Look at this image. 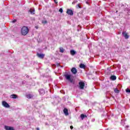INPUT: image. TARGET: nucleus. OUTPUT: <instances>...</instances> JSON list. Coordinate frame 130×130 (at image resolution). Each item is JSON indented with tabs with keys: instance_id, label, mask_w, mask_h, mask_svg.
<instances>
[{
	"instance_id": "1",
	"label": "nucleus",
	"mask_w": 130,
	"mask_h": 130,
	"mask_svg": "<svg viewBox=\"0 0 130 130\" xmlns=\"http://www.w3.org/2000/svg\"><path fill=\"white\" fill-rule=\"evenodd\" d=\"M64 76L65 77L66 80H67V81H69V82H70V83H71V84L75 85V80H74V76L73 75L65 74Z\"/></svg>"
},
{
	"instance_id": "2",
	"label": "nucleus",
	"mask_w": 130,
	"mask_h": 130,
	"mask_svg": "<svg viewBox=\"0 0 130 130\" xmlns=\"http://www.w3.org/2000/svg\"><path fill=\"white\" fill-rule=\"evenodd\" d=\"M29 33V28H28L26 26H23L21 28V34L22 35H27Z\"/></svg>"
},
{
	"instance_id": "3",
	"label": "nucleus",
	"mask_w": 130,
	"mask_h": 130,
	"mask_svg": "<svg viewBox=\"0 0 130 130\" xmlns=\"http://www.w3.org/2000/svg\"><path fill=\"white\" fill-rule=\"evenodd\" d=\"M79 88L80 90H83L84 88H85V83L83 81L79 82Z\"/></svg>"
},
{
	"instance_id": "4",
	"label": "nucleus",
	"mask_w": 130,
	"mask_h": 130,
	"mask_svg": "<svg viewBox=\"0 0 130 130\" xmlns=\"http://www.w3.org/2000/svg\"><path fill=\"white\" fill-rule=\"evenodd\" d=\"M2 105L5 108H10V105L5 101L2 102Z\"/></svg>"
},
{
	"instance_id": "5",
	"label": "nucleus",
	"mask_w": 130,
	"mask_h": 130,
	"mask_svg": "<svg viewBox=\"0 0 130 130\" xmlns=\"http://www.w3.org/2000/svg\"><path fill=\"white\" fill-rule=\"evenodd\" d=\"M122 35L123 37H124L125 39H128L129 36L128 35L127 33H126V31H123Z\"/></svg>"
},
{
	"instance_id": "6",
	"label": "nucleus",
	"mask_w": 130,
	"mask_h": 130,
	"mask_svg": "<svg viewBox=\"0 0 130 130\" xmlns=\"http://www.w3.org/2000/svg\"><path fill=\"white\" fill-rule=\"evenodd\" d=\"M67 13L70 16H73L74 15V11L71 9H68L67 11Z\"/></svg>"
},
{
	"instance_id": "7",
	"label": "nucleus",
	"mask_w": 130,
	"mask_h": 130,
	"mask_svg": "<svg viewBox=\"0 0 130 130\" xmlns=\"http://www.w3.org/2000/svg\"><path fill=\"white\" fill-rule=\"evenodd\" d=\"M37 55L39 58L43 59L44 58V54H41L39 53H37Z\"/></svg>"
},
{
	"instance_id": "8",
	"label": "nucleus",
	"mask_w": 130,
	"mask_h": 130,
	"mask_svg": "<svg viewBox=\"0 0 130 130\" xmlns=\"http://www.w3.org/2000/svg\"><path fill=\"white\" fill-rule=\"evenodd\" d=\"M78 72L77 71V69H76V68H72L71 69V73H72V74L73 75H76V74H77Z\"/></svg>"
},
{
	"instance_id": "9",
	"label": "nucleus",
	"mask_w": 130,
	"mask_h": 130,
	"mask_svg": "<svg viewBox=\"0 0 130 130\" xmlns=\"http://www.w3.org/2000/svg\"><path fill=\"white\" fill-rule=\"evenodd\" d=\"M40 95H44L45 94V90L44 89H40L39 90Z\"/></svg>"
},
{
	"instance_id": "10",
	"label": "nucleus",
	"mask_w": 130,
	"mask_h": 130,
	"mask_svg": "<svg viewBox=\"0 0 130 130\" xmlns=\"http://www.w3.org/2000/svg\"><path fill=\"white\" fill-rule=\"evenodd\" d=\"M5 128L6 130H15L14 127L9 126H5Z\"/></svg>"
},
{
	"instance_id": "11",
	"label": "nucleus",
	"mask_w": 130,
	"mask_h": 130,
	"mask_svg": "<svg viewBox=\"0 0 130 130\" xmlns=\"http://www.w3.org/2000/svg\"><path fill=\"white\" fill-rule=\"evenodd\" d=\"M70 54L71 55H75L77 54V51H75V50H70Z\"/></svg>"
},
{
	"instance_id": "12",
	"label": "nucleus",
	"mask_w": 130,
	"mask_h": 130,
	"mask_svg": "<svg viewBox=\"0 0 130 130\" xmlns=\"http://www.w3.org/2000/svg\"><path fill=\"white\" fill-rule=\"evenodd\" d=\"M63 113H64L65 115H69V110H68L67 108H64L63 109Z\"/></svg>"
},
{
	"instance_id": "13",
	"label": "nucleus",
	"mask_w": 130,
	"mask_h": 130,
	"mask_svg": "<svg viewBox=\"0 0 130 130\" xmlns=\"http://www.w3.org/2000/svg\"><path fill=\"white\" fill-rule=\"evenodd\" d=\"M110 80H111L112 81H115V80H116V76H115V75H112L110 77Z\"/></svg>"
},
{
	"instance_id": "14",
	"label": "nucleus",
	"mask_w": 130,
	"mask_h": 130,
	"mask_svg": "<svg viewBox=\"0 0 130 130\" xmlns=\"http://www.w3.org/2000/svg\"><path fill=\"white\" fill-rule=\"evenodd\" d=\"M80 117H81V119L83 120L84 119L87 118V115L82 114L80 115Z\"/></svg>"
},
{
	"instance_id": "15",
	"label": "nucleus",
	"mask_w": 130,
	"mask_h": 130,
	"mask_svg": "<svg viewBox=\"0 0 130 130\" xmlns=\"http://www.w3.org/2000/svg\"><path fill=\"white\" fill-rule=\"evenodd\" d=\"M80 68L81 69H85L86 68V65L83 64V63H81L80 64Z\"/></svg>"
},
{
	"instance_id": "16",
	"label": "nucleus",
	"mask_w": 130,
	"mask_h": 130,
	"mask_svg": "<svg viewBox=\"0 0 130 130\" xmlns=\"http://www.w3.org/2000/svg\"><path fill=\"white\" fill-rule=\"evenodd\" d=\"M59 50H60V52H61V53H63V52H64V49H63V48H62V47H60Z\"/></svg>"
},
{
	"instance_id": "17",
	"label": "nucleus",
	"mask_w": 130,
	"mask_h": 130,
	"mask_svg": "<svg viewBox=\"0 0 130 130\" xmlns=\"http://www.w3.org/2000/svg\"><path fill=\"white\" fill-rule=\"evenodd\" d=\"M10 98H18V95L16 94H12L10 96Z\"/></svg>"
},
{
	"instance_id": "18",
	"label": "nucleus",
	"mask_w": 130,
	"mask_h": 130,
	"mask_svg": "<svg viewBox=\"0 0 130 130\" xmlns=\"http://www.w3.org/2000/svg\"><path fill=\"white\" fill-rule=\"evenodd\" d=\"M114 91L115 93H119V90H118L117 88H115Z\"/></svg>"
},
{
	"instance_id": "19",
	"label": "nucleus",
	"mask_w": 130,
	"mask_h": 130,
	"mask_svg": "<svg viewBox=\"0 0 130 130\" xmlns=\"http://www.w3.org/2000/svg\"><path fill=\"white\" fill-rule=\"evenodd\" d=\"M125 91L127 93H130V89L129 88H127V89H125Z\"/></svg>"
},
{
	"instance_id": "20",
	"label": "nucleus",
	"mask_w": 130,
	"mask_h": 130,
	"mask_svg": "<svg viewBox=\"0 0 130 130\" xmlns=\"http://www.w3.org/2000/svg\"><path fill=\"white\" fill-rule=\"evenodd\" d=\"M76 8L77 9H82V7H81L80 6V4H78L77 6H76Z\"/></svg>"
},
{
	"instance_id": "21",
	"label": "nucleus",
	"mask_w": 130,
	"mask_h": 130,
	"mask_svg": "<svg viewBox=\"0 0 130 130\" xmlns=\"http://www.w3.org/2000/svg\"><path fill=\"white\" fill-rule=\"evenodd\" d=\"M29 13H30V14H33V9H30L29 10Z\"/></svg>"
},
{
	"instance_id": "22",
	"label": "nucleus",
	"mask_w": 130,
	"mask_h": 130,
	"mask_svg": "<svg viewBox=\"0 0 130 130\" xmlns=\"http://www.w3.org/2000/svg\"><path fill=\"white\" fill-rule=\"evenodd\" d=\"M59 12H60V13H62V12H63V10L62 9V8H60L59 9Z\"/></svg>"
},
{
	"instance_id": "23",
	"label": "nucleus",
	"mask_w": 130,
	"mask_h": 130,
	"mask_svg": "<svg viewBox=\"0 0 130 130\" xmlns=\"http://www.w3.org/2000/svg\"><path fill=\"white\" fill-rule=\"evenodd\" d=\"M78 3V1H74L73 3H72V5H75V4H77Z\"/></svg>"
},
{
	"instance_id": "24",
	"label": "nucleus",
	"mask_w": 130,
	"mask_h": 130,
	"mask_svg": "<svg viewBox=\"0 0 130 130\" xmlns=\"http://www.w3.org/2000/svg\"><path fill=\"white\" fill-rule=\"evenodd\" d=\"M107 71H108V72H109V74H110V68H108L107 69Z\"/></svg>"
},
{
	"instance_id": "25",
	"label": "nucleus",
	"mask_w": 130,
	"mask_h": 130,
	"mask_svg": "<svg viewBox=\"0 0 130 130\" xmlns=\"http://www.w3.org/2000/svg\"><path fill=\"white\" fill-rule=\"evenodd\" d=\"M32 96H31V94H28L27 95V98H31Z\"/></svg>"
},
{
	"instance_id": "26",
	"label": "nucleus",
	"mask_w": 130,
	"mask_h": 130,
	"mask_svg": "<svg viewBox=\"0 0 130 130\" xmlns=\"http://www.w3.org/2000/svg\"><path fill=\"white\" fill-rule=\"evenodd\" d=\"M44 24H47V21L45 20L44 22H43Z\"/></svg>"
},
{
	"instance_id": "27",
	"label": "nucleus",
	"mask_w": 130,
	"mask_h": 130,
	"mask_svg": "<svg viewBox=\"0 0 130 130\" xmlns=\"http://www.w3.org/2000/svg\"><path fill=\"white\" fill-rule=\"evenodd\" d=\"M54 2L55 3V4H57V0H54Z\"/></svg>"
},
{
	"instance_id": "28",
	"label": "nucleus",
	"mask_w": 130,
	"mask_h": 130,
	"mask_svg": "<svg viewBox=\"0 0 130 130\" xmlns=\"http://www.w3.org/2000/svg\"><path fill=\"white\" fill-rule=\"evenodd\" d=\"M71 129H73L74 128V127L73 126H70Z\"/></svg>"
},
{
	"instance_id": "29",
	"label": "nucleus",
	"mask_w": 130,
	"mask_h": 130,
	"mask_svg": "<svg viewBox=\"0 0 130 130\" xmlns=\"http://www.w3.org/2000/svg\"><path fill=\"white\" fill-rule=\"evenodd\" d=\"M12 22H13V23H15V22H17V20H14Z\"/></svg>"
},
{
	"instance_id": "30",
	"label": "nucleus",
	"mask_w": 130,
	"mask_h": 130,
	"mask_svg": "<svg viewBox=\"0 0 130 130\" xmlns=\"http://www.w3.org/2000/svg\"><path fill=\"white\" fill-rule=\"evenodd\" d=\"M38 28H39L38 26H35V28H36V29H38Z\"/></svg>"
},
{
	"instance_id": "31",
	"label": "nucleus",
	"mask_w": 130,
	"mask_h": 130,
	"mask_svg": "<svg viewBox=\"0 0 130 130\" xmlns=\"http://www.w3.org/2000/svg\"><path fill=\"white\" fill-rule=\"evenodd\" d=\"M36 130H40V129H39V128H37Z\"/></svg>"
},
{
	"instance_id": "32",
	"label": "nucleus",
	"mask_w": 130,
	"mask_h": 130,
	"mask_svg": "<svg viewBox=\"0 0 130 130\" xmlns=\"http://www.w3.org/2000/svg\"><path fill=\"white\" fill-rule=\"evenodd\" d=\"M35 12V9H33V12L34 13Z\"/></svg>"
},
{
	"instance_id": "33",
	"label": "nucleus",
	"mask_w": 130,
	"mask_h": 130,
	"mask_svg": "<svg viewBox=\"0 0 130 130\" xmlns=\"http://www.w3.org/2000/svg\"><path fill=\"white\" fill-rule=\"evenodd\" d=\"M86 3L88 5L89 4V2H86Z\"/></svg>"
},
{
	"instance_id": "34",
	"label": "nucleus",
	"mask_w": 130,
	"mask_h": 130,
	"mask_svg": "<svg viewBox=\"0 0 130 130\" xmlns=\"http://www.w3.org/2000/svg\"><path fill=\"white\" fill-rule=\"evenodd\" d=\"M117 12H118V11H116V13H117Z\"/></svg>"
},
{
	"instance_id": "35",
	"label": "nucleus",
	"mask_w": 130,
	"mask_h": 130,
	"mask_svg": "<svg viewBox=\"0 0 130 130\" xmlns=\"http://www.w3.org/2000/svg\"><path fill=\"white\" fill-rule=\"evenodd\" d=\"M34 14H35V13H34L33 14L34 15Z\"/></svg>"
}]
</instances>
